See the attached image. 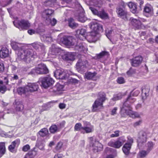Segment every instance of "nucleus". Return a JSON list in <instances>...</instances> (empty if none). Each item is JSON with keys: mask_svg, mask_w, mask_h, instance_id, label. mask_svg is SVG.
Listing matches in <instances>:
<instances>
[{"mask_svg": "<svg viewBox=\"0 0 158 158\" xmlns=\"http://www.w3.org/2000/svg\"><path fill=\"white\" fill-rule=\"evenodd\" d=\"M90 29L92 30L89 35L86 37V31L85 29H78L76 31V37L80 40L88 39L90 42H95L98 40L99 34L103 31L102 25L96 22H91L90 24Z\"/></svg>", "mask_w": 158, "mask_h": 158, "instance_id": "f257e3e1", "label": "nucleus"}, {"mask_svg": "<svg viewBox=\"0 0 158 158\" xmlns=\"http://www.w3.org/2000/svg\"><path fill=\"white\" fill-rule=\"evenodd\" d=\"M131 94L123 105L120 107V112L122 117H126L127 115H128L132 118H140L142 115V114H139L132 110V108L131 105L135 102L136 99Z\"/></svg>", "mask_w": 158, "mask_h": 158, "instance_id": "f03ea898", "label": "nucleus"}, {"mask_svg": "<svg viewBox=\"0 0 158 158\" xmlns=\"http://www.w3.org/2000/svg\"><path fill=\"white\" fill-rule=\"evenodd\" d=\"M39 86L37 83H28L25 87H20L18 88V93L23 97H28L30 93L37 91Z\"/></svg>", "mask_w": 158, "mask_h": 158, "instance_id": "7ed1b4c3", "label": "nucleus"}, {"mask_svg": "<svg viewBox=\"0 0 158 158\" xmlns=\"http://www.w3.org/2000/svg\"><path fill=\"white\" fill-rule=\"evenodd\" d=\"M17 54L21 60L27 63H30L32 58L37 56L36 52L31 49L21 50L20 52L17 53Z\"/></svg>", "mask_w": 158, "mask_h": 158, "instance_id": "20e7f679", "label": "nucleus"}, {"mask_svg": "<svg viewBox=\"0 0 158 158\" xmlns=\"http://www.w3.org/2000/svg\"><path fill=\"white\" fill-rule=\"evenodd\" d=\"M64 42L67 45H75V49L80 51H84L85 49L84 45L81 42L78 41L76 42V39L72 36L65 37L64 38Z\"/></svg>", "mask_w": 158, "mask_h": 158, "instance_id": "39448f33", "label": "nucleus"}, {"mask_svg": "<svg viewBox=\"0 0 158 158\" xmlns=\"http://www.w3.org/2000/svg\"><path fill=\"white\" fill-rule=\"evenodd\" d=\"M106 99L105 93L103 92L99 93L98 98L95 101L93 105L92 111L96 112L99 111L103 107V103Z\"/></svg>", "mask_w": 158, "mask_h": 158, "instance_id": "423d86ee", "label": "nucleus"}, {"mask_svg": "<svg viewBox=\"0 0 158 158\" xmlns=\"http://www.w3.org/2000/svg\"><path fill=\"white\" fill-rule=\"evenodd\" d=\"M126 4L123 2H121L119 3L116 8V11L119 17L124 19L125 20H128L127 12L123 9L125 8Z\"/></svg>", "mask_w": 158, "mask_h": 158, "instance_id": "0eeeda50", "label": "nucleus"}, {"mask_svg": "<svg viewBox=\"0 0 158 158\" xmlns=\"http://www.w3.org/2000/svg\"><path fill=\"white\" fill-rule=\"evenodd\" d=\"M13 23L15 26L20 30L27 29L30 26V24L28 21L24 20L14 21Z\"/></svg>", "mask_w": 158, "mask_h": 158, "instance_id": "6e6552de", "label": "nucleus"}, {"mask_svg": "<svg viewBox=\"0 0 158 158\" xmlns=\"http://www.w3.org/2000/svg\"><path fill=\"white\" fill-rule=\"evenodd\" d=\"M88 65V62L84 57L79 58L76 64L77 69L78 71L84 70Z\"/></svg>", "mask_w": 158, "mask_h": 158, "instance_id": "1a4fd4ad", "label": "nucleus"}, {"mask_svg": "<svg viewBox=\"0 0 158 158\" xmlns=\"http://www.w3.org/2000/svg\"><path fill=\"white\" fill-rule=\"evenodd\" d=\"M137 140L138 146L139 148L142 147L147 141V133L144 131H140L139 133Z\"/></svg>", "mask_w": 158, "mask_h": 158, "instance_id": "9d476101", "label": "nucleus"}, {"mask_svg": "<svg viewBox=\"0 0 158 158\" xmlns=\"http://www.w3.org/2000/svg\"><path fill=\"white\" fill-rule=\"evenodd\" d=\"M39 81L41 83L42 86L45 89L52 85L54 83L53 80L49 77L41 78Z\"/></svg>", "mask_w": 158, "mask_h": 158, "instance_id": "9b49d317", "label": "nucleus"}, {"mask_svg": "<svg viewBox=\"0 0 158 158\" xmlns=\"http://www.w3.org/2000/svg\"><path fill=\"white\" fill-rule=\"evenodd\" d=\"M89 9L94 14L98 15L102 19H106L108 18L107 14L103 10L98 12L97 10L91 7H89Z\"/></svg>", "mask_w": 158, "mask_h": 158, "instance_id": "f8f14e48", "label": "nucleus"}, {"mask_svg": "<svg viewBox=\"0 0 158 158\" xmlns=\"http://www.w3.org/2000/svg\"><path fill=\"white\" fill-rule=\"evenodd\" d=\"M37 74H46L48 72V70L46 65L44 64H40L36 67Z\"/></svg>", "mask_w": 158, "mask_h": 158, "instance_id": "ddd939ff", "label": "nucleus"}, {"mask_svg": "<svg viewBox=\"0 0 158 158\" xmlns=\"http://www.w3.org/2000/svg\"><path fill=\"white\" fill-rule=\"evenodd\" d=\"M143 58L140 56H138L131 60L132 66L137 67L139 66L143 61Z\"/></svg>", "mask_w": 158, "mask_h": 158, "instance_id": "4468645a", "label": "nucleus"}, {"mask_svg": "<svg viewBox=\"0 0 158 158\" xmlns=\"http://www.w3.org/2000/svg\"><path fill=\"white\" fill-rule=\"evenodd\" d=\"M54 10L51 9H47L44 10L42 13V16L44 18L45 21H49L50 18L51 16L53 14Z\"/></svg>", "mask_w": 158, "mask_h": 158, "instance_id": "2eb2a0df", "label": "nucleus"}, {"mask_svg": "<svg viewBox=\"0 0 158 158\" xmlns=\"http://www.w3.org/2000/svg\"><path fill=\"white\" fill-rule=\"evenodd\" d=\"M60 49L58 47H56L55 44H53L50 48V54L55 56L52 57L53 58L56 57L57 55L59 54V53L61 51Z\"/></svg>", "mask_w": 158, "mask_h": 158, "instance_id": "dca6fc26", "label": "nucleus"}, {"mask_svg": "<svg viewBox=\"0 0 158 158\" xmlns=\"http://www.w3.org/2000/svg\"><path fill=\"white\" fill-rule=\"evenodd\" d=\"M11 45L12 48L15 51H18V52H20L21 50H23V44H22L12 41L11 43Z\"/></svg>", "mask_w": 158, "mask_h": 158, "instance_id": "f3484780", "label": "nucleus"}, {"mask_svg": "<svg viewBox=\"0 0 158 158\" xmlns=\"http://www.w3.org/2000/svg\"><path fill=\"white\" fill-rule=\"evenodd\" d=\"M150 88L148 85H145L142 89V96L143 100L146 99L149 95Z\"/></svg>", "mask_w": 158, "mask_h": 158, "instance_id": "a211bd4d", "label": "nucleus"}, {"mask_svg": "<svg viewBox=\"0 0 158 158\" xmlns=\"http://www.w3.org/2000/svg\"><path fill=\"white\" fill-rule=\"evenodd\" d=\"M144 11L145 15L147 17H149L153 12L152 6L150 4H147L144 8Z\"/></svg>", "mask_w": 158, "mask_h": 158, "instance_id": "6ab92c4d", "label": "nucleus"}, {"mask_svg": "<svg viewBox=\"0 0 158 158\" xmlns=\"http://www.w3.org/2000/svg\"><path fill=\"white\" fill-rule=\"evenodd\" d=\"M54 76L58 79H63L64 78L65 73L60 69H57L54 73Z\"/></svg>", "mask_w": 158, "mask_h": 158, "instance_id": "aec40b11", "label": "nucleus"}, {"mask_svg": "<svg viewBox=\"0 0 158 158\" xmlns=\"http://www.w3.org/2000/svg\"><path fill=\"white\" fill-rule=\"evenodd\" d=\"M131 24L134 27L137 29H139L141 25V23L139 19H137L133 18L130 19Z\"/></svg>", "mask_w": 158, "mask_h": 158, "instance_id": "412c9836", "label": "nucleus"}, {"mask_svg": "<svg viewBox=\"0 0 158 158\" xmlns=\"http://www.w3.org/2000/svg\"><path fill=\"white\" fill-rule=\"evenodd\" d=\"M77 13L78 15H76V16L79 21L84 23L87 20V18L84 15V13L83 10H81L80 13L78 11Z\"/></svg>", "mask_w": 158, "mask_h": 158, "instance_id": "4be33fe9", "label": "nucleus"}, {"mask_svg": "<svg viewBox=\"0 0 158 158\" xmlns=\"http://www.w3.org/2000/svg\"><path fill=\"white\" fill-rule=\"evenodd\" d=\"M32 46L36 50L41 49L44 50L45 47L44 45L39 42H35L31 44Z\"/></svg>", "mask_w": 158, "mask_h": 158, "instance_id": "5701e85b", "label": "nucleus"}, {"mask_svg": "<svg viewBox=\"0 0 158 158\" xmlns=\"http://www.w3.org/2000/svg\"><path fill=\"white\" fill-rule=\"evenodd\" d=\"M13 105L17 111H21L23 108V105L21 102L18 100H16Z\"/></svg>", "mask_w": 158, "mask_h": 158, "instance_id": "b1692460", "label": "nucleus"}, {"mask_svg": "<svg viewBox=\"0 0 158 158\" xmlns=\"http://www.w3.org/2000/svg\"><path fill=\"white\" fill-rule=\"evenodd\" d=\"M9 55V51L6 48H3L0 51V56L2 58H5Z\"/></svg>", "mask_w": 158, "mask_h": 158, "instance_id": "393cba45", "label": "nucleus"}, {"mask_svg": "<svg viewBox=\"0 0 158 158\" xmlns=\"http://www.w3.org/2000/svg\"><path fill=\"white\" fill-rule=\"evenodd\" d=\"M108 146L116 148H120L122 146L120 144V142L117 139L115 142L113 141H110L108 143Z\"/></svg>", "mask_w": 158, "mask_h": 158, "instance_id": "a878e982", "label": "nucleus"}, {"mask_svg": "<svg viewBox=\"0 0 158 158\" xmlns=\"http://www.w3.org/2000/svg\"><path fill=\"white\" fill-rule=\"evenodd\" d=\"M68 22L69 26L72 29H75L78 26V24L76 23L72 18H70L68 19Z\"/></svg>", "mask_w": 158, "mask_h": 158, "instance_id": "bb28decb", "label": "nucleus"}, {"mask_svg": "<svg viewBox=\"0 0 158 158\" xmlns=\"http://www.w3.org/2000/svg\"><path fill=\"white\" fill-rule=\"evenodd\" d=\"M93 150L94 152H98L102 149V146L98 142H96L94 145H93Z\"/></svg>", "mask_w": 158, "mask_h": 158, "instance_id": "cd10ccee", "label": "nucleus"}, {"mask_svg": "<svg viewBox=\"0 0 158 158\" xmlns=\"http://www.w3.org/2000/svg\"><path fill=\"white\" fill-rule=\"evenodd\" d=\"M131 147V144L125 143L122 149L123 152L125 155H128L129 154Z\"/></svg>", "mask_w": 158, "mask_h": 158, "instance_id": "c85d7f7f", "label": "nucleus"}, {"mask_svg": "<svg viewBox=\"0 0 158 158\" xmlns=\"http://www.w3.org/2000/svg\"><path fill=\"white\" fill-rule=\"evenodd\" d=\"M128 6L130 9L131 11L133 13H136L137 11V7L136 5L132 2H129Z\"/></svg>", "mask_w": 158, "mask_h": 158, "instance_id": "c756f323", "label": "nucleus"}, {"mask_svg": "<svg viewBox=\"0 0 158 158\" xmlns=\"http://www.w3.org/2000/svg\"><path fill=\"white\" fill-rule=\"evenodd\" d=\"M6 152L5 144L4 142L0 143V158Z\"/></svg>", "mask_w": 158, "mask_h": 158, "instance_id": "7c9ffc66", "label": "nucleus"}, {"mask_svg": "<svg viewBox=\"0 0 158 158\" xmlns=\"http://www.w3.org/2000/svg\"><path fill=\"white\" fill-rule=\"evenodd\" d=\"M96 73L94 72L92 73L90 72H87L85 73L84 76L85 78L88 80L92 79L95 76Z\"/></svg>", "mask_w": 158, "mask_h": 158, "instance_id": "2f4dec72", "label": "nucleus"}, {"mask_svg": "<svg viewBox=\"0 0 158 158\" xmlns=\"http://www.w3.org/2000/svg\"><path fill=\"white\" fill-rule=\"evenodd\" d=\"M155 144L152 141L148 142L145 145L147 150L149 152L153 149Z\"/></svg>", "mask_w": 158, "mask_h": 158, "instance_id": "473e14b6", "label": "nucleus"}, {"mask_svg": "<svg viewBox=\"0 0 158 158\" xmlns=\"http://www.w3.org/2000/svg\"><path fill=\"white\" fill-rule=\"evenodd\" d=\"M89 126V123H88V125L86 126L83 127L82 130L85 131L86 133H89L92 132L93 127L92 126Z\"/></svg>", "mask_w": 158, "mask_h": 158, "instance_id": "72a5a7b5", "label": "nucleus"}, {"mask_svg": "<svg viewBox=\"0 0 158 158\" xmlns=\"http://www.w3.org/2000/svg\"><path fill=\"white\" fill-rule=\"evenodd\" d=\"M149 153V152L147 150L146 151L144 150H141L139 152L137 158H139V157L140 158L144 157L148 155Z\"/></svg>", "mask_w": 158, "mask_h": 158, "instance_id": "f704fd0d", "label": "nucleus"}, {"mask_svg": "<svg viewBox=\"0 0 158 158\" xmlns=\"http://www.w3.org/2000/svg\"><path fill=\"white\" fill-rule=\"evenodd\" d=\"M109 55V53L108 52L103 51L97 55V57L98 59H100L105 56H108Z\"/></svg>", "mask_w": 158, "mask_h": 158, "instance_id": "c9c22d12", "label": "nucleus"}, {"mask_svg": "<svg viewBox=\"0 0 158 158\" xmlns=\"http://www.w3.org/2000/svg\"><path fill=\"white\" fill-rule=\"evenodd\" d=\"M124 96V94L121 93H119L117 94L114 95L113 97L111 100L114 101L118 100L121 99Z\"/></svg>", "mask_w": 158, "mask_h": 158, "instance_id": "e433bc0d", "label": "nucleus"}, {"mask_svg": "<svg viewBox=\"0 0 158 158\" xmlns=\"http://www.w3.org/2000/svg\"><path fill=\"white\" fill-rule=\"evenodd\" d=\"M56 0H50L45 3V5L47 6L52 7L56 3Z\"/></svg>", "mask_w": 158, "mask_h": 158, "instance_id": "4c0bfd02", "label": "nucleus"}, {"mask_svg": "<svg viewBox=\"0 0 158 158\" xmlns=\"http://www.w3.org/2000/svg\"><path fill=\"white\" fill-rule=\"evenodd\" d=\"M48 133V129L46 128L41 129L39 132V134L42 137L46 136Z\"/></svg>", "mask_w": 158, "mask_h": 158, "instance_id": "58836bf2", "label": "nucleus"}, {"mask_svg": "<svg viewBox=\"0 0 158 158\" xmlns=\"http://www.w3.org/2000/svg\"><path fill=\"white\" fill-rule=\"evenodd\" d=\"M74 58V56L71 53H68L65 55V59L67 60H73Z\"/></svg>", "mask_w": 158, "mask_h": 158, "instance_id": "ea45409f", "label": "nucleus"}, {"mask_svg": "<svg viewBox=\"0 0 158 158\" xmlns=\"http://www.w3.org/2000/svg\"><path fill=\"white\" fill-rule=\"evenodd\" d=\"M63 142L62 141H60L57 143L56 147V149L58 152H60L62 147Z\"/></svg>", "mask_w": 158, "mask_h": 158, "instance_id": "a19ab883", "label": "nucleus"}, {"mask_svg": "<svg viewBox=\"0 0 158 158\" xmlns=\"http://www.w3.org/2000/svg\"><path fill=\"white\" fill-rule=\"evenodd\" d=\"M58 127L56 125H52L49 128V131L52 133H54L57 131Z\"/></svg>", "mask_w": 158, "mask_h": 158, "instance_id": "79ce46f5", "label": "nucleus"}, {"mask_svg": "<svg viewBox=\"0 0 158 158\" xmlns=\"http://www.w3.org/2000/svg\"><path fill=\"white\" fill-rule=\"evenodd\" d=\"M46 22L48 24L50 23L52 26H54L56 24L57 20L55 18L53 19L52 20L51 18H50L49 21H47Z\"/></svg>", "mask_w": 158, "mask_h": 158, "instance_id": "37998d69", "label": "nucleus"}, {"mask_svg": "<svg viewBox=\"0 0 158 158\" xmlns=\"http://www.w3.org/2000/svg\"><path fill=\"white\" fill-rule=\"evenodd\" d=\"M82 128L81 124L79 123H77L74 127L75 130L76 131H81L82 130Z\"/></svg>", "mask_w": 158, "mask_h": 158, "instance_id": "c03bdc74", "label": "nucleus"}, {"mask_svg": "<svg viewBox=\"0 0 158 158\" xmlns=\"http://www.w3.org/2000/svg\"><path fill=\"white\" fill-rule=\"evenodd\" d=\"M118 140L119 142H120V144L122 146L126 141V140L124 136H121L119 137L118 139Z\"/></svg>", "mask_w": 158, "mask_h": 158, "instance_id": "a18cd8bd", "label": "nucleus"}, {"mask_svg": "<svg viewBox=\"0 0 158 158\" xmlns=\"http://www.w3.org/2000/svg\"><path fill=\"white\" fill-rule=\"evenodd\" d=\"M43 37L45 39V40L46 41L51 42L52 40V38L49 35H47L44 34L43 35Z\"/></svg>", "mask_w": 158, "mask_h": 158, "instance_id": "49530a36", "label": "nucleus"}, {"mask_svg": "<svg viewBox=\"0 0 158 158\" xmlns=\"http://www.w3.org/2000/svg\"><path fill=\"white\" fill-rule=\"evenodd\" d=\"M14 146L17 148L20 143V140L19 139H17L13 141L11 143Z\"/></svg>", "mask_w": 158, "mask_h": 158, "instance_id": "de8ad7c7", "label": "nucleus"}, {"mask_svg": "<svg viewBox=\"0 0 158 158\" xmlns=\"http://www.w3.org/2000/svg\"><path fill=\"white\" fill-rule=\"evenodd\" d=\"M36 145L40 149L43 150L44 149V145L41 142H38Z\"/></svg>", "mask_w": 158, "mask_h": 158, "instance_id": "09e8293b", "label": "nucleus"}, {"mask_svg": "<svg viewBox=\"0 0 158 158\" xmlns=\"http://www.w3.org/2000/svg\"><path fill=\"white\" fill-rule=\"evenodd\" d=\"M15 148H16L15 146L12 144L11 143V144L9 145L8 147V149L9 150L12 152H15L16 151L15 150Z\"/></svg>", "mask_w": 158, "mask_h": 158, "instance_id": "8fccbe9b", "label": "nucleus"}, {"mask_svg": "<svg viewBox=\"0 0 158 158\" xmlns=\"http://www.w3.org/2000/svg\"><path fill=\"white\" fill-rule=\"evenodd\" d=\"M117 82L119 84H123L125 82V80L124 78L123 77H119L118 78Z\"/></svg>", "mask_w": 158, "mask_h": 158, "instance_id": "3c124183", "label": "nucleus"}, {"mask_svg": "<svg viewBox=\"0 0 158 158\" xmlns=\"http://www.w3.org/2000/svg\"><path fill=\"white\" fill-rule=\"evenodd\" d=\"M119 131L117 130L115 131L114 133L111 134L110 135L111 138L116 137L119 136Z\"/></svg>", "mask_w": 158, "mask_h": 158, "instance_id": "603ef678", "label": "nucleus"}, {"mask_svg": "<svg viewBox=\"0 0 158 158\" xmlns=\"http://www.w3.org/2000/svg\"><path fill=\"white\" fill-rule=\"evenodd\" d=\"M30 148V147L29 144H26L22 148V150L24 152H27Z\"/></svg>", "mask_w": 158, "mask_h": 158, "instance_id": "864d4df0", "label": "nucleus"}, {"mask_svg": "<svg viewBox=\"0 0 158 158\" xmlns=\"http://www.w3.org/2000/svg\"><path fill=\"white\" fill-rule=\"evenodd\" d=\"M127 142L126 143L128 144H131V146L133 142V138L131 136H129L127 137Z\"/></svg>", "mask_w": 158, "mask_h": 158, "instance_id": "5fc2aeb1", "label": "nucleus"}, {"mask_svg": "<svg viewBox=\"0 0 158 158\" xmlns=\"http://www.w3.org/2000/svg\"><path fill=\"white\" fill-rule=\"evenodd\" d=\"M35 74H37V71L36 67L35 69H32L30 72L28 73V75H35Z\"/></svg>", "mask_w": 158, "mask_h": 158, "instance_id": "6e6d98bb", "label": "nucleus"}, {"mask_svg": "<svg viewBox=\"0 0 158 158\" xmlns=\"http://www.w3.org/2000/svg\"><path fill=\"white\" fill-rule=\"evenodd\" d=\"M135 72V69L131 68L130 70L127 72V74L129 76H131L134 74Z\"/></svg>", "mask_w": 158, "mask_h": 158, "instance_id": "4d7b16f0", "label": "nucleus"}, {"mask_svg": "<svg viewBox=\"0 0 158 158\" xmlns=\"http://www.w3.org/2000/svg\"><path fill=\"white\" fill-rule=\"evenodd\" d=\"M6 90V87L5 86H0V92L3 94Z\"/></svg>", "mask_w": 158, "mask_h": 158, "instance_id": "13d9d810", "label": "nucleus"}, {"mask_svg": "<svg viewBox=\"0 0 158 158\" xmlns=\"http://www.w3.org/2000/svg\"><path fill=\"white\" fill-rule=\"evenodd\" d=\"M56 86L58 91L61 90L63 88V86L59 84H57Z\"/></svg>", "mask_w": 158, "mask_h": 158, "instance_id": "bf43d9fd", "label": "nucleus"}, {"mask_svg": "<svg viewBox=\"0 0 158 158\" xmlns=\"http://www.w3.org/2000/svg\"><path fill=\"white\" fill-rule=\"evenodd\" d=\"M106 36L109 39H110V38H109L111 34V33L112 32V31L110 30V31H108L107 30H106Z\"/></svg>", "mask_w": 158, "mask_h": 158, "instance_id": "052dcab7", "label": "nucleus"}, {"mask_svg": "<svg viewBox=\"0 0 158 158\" xmlns=\"http://www.w3.org/2000/svg\"><path fill=\"white\" fill-rule=\"evenodd\" d=\"M58 91L56 88V86H54L52 89H50V91L53 93H56V92Z\"/></svg>", "mask_w": 158, "mask_h": 158, "instance_id": "680f3d73", "label": "nucleus"}, {"mask_svg": "<svg viewBox=\"0 0 158 158\" xmlns=\"http://www.w3.org/2000/svg\"><path fill=\"white\" fill-rule=\"evenodd\" d=\"M117 110V107H114L113 109L111 111V114L112 115H114L116 113V111Z\"/></svg>", "mask_w": 158, "mask_h": 158, "instance_id": "e2e57ef3", "label": "nucleus"}, {"mask_svg": "<svg viewBox=\"0 0 158 158\" xmlns=\"http://www.w3.org/2000/svg\"><path fill=\"white\" fill-rule=\"evenodd\" d=\"M66 104L63 103H60L59 104V106L60 109H63L65 108Z\"/></svg>", "mask_w": 158, "mask_h": 158, "instance_id": "0e129e2a", "label": "nucleus"}, {"mask_svg": "<svg viewBox=\"0 0 158 158\" xmlns=\"http://www.w3.org/2000/svg\"><path fill=\"white\" fill-rule=\"evenodd\" d=\"M71 82L74 84H77L79 82V81L75 78H72L70 80Z\"/></svg>", "mask_w": 158, "mask_h": 158, "instance_id": "69168bd1", "label": "nucleus"}, {"mask_svg": "<svg viewBox=\"0 0 158 158\" xmlns=\"http://www.w3.org/2000/svg\"><path fill=\"white\" fill-rule=\"evenodd\" d=\"M28 33L30 35H32L35 33V31L33 29H30L28 30Z\"/></svg>", "mask_w": 158, "mask_h": 158, "instance_id": "338daca9", "label": "nucleus"}, {"mask_svg": "<svg viewBox=\"0 0 158 158\" xmlns=\"http://www.w3.org/2000/svg\"><path fill=\"white\" fill-rule=\"evenodd\" d=\"M4 66L3 64L0 62V71H2L4 70Z\"/></svg>", "mask_w": 158, "mask_h": 158, "instance_id": "774afa93", "label": "nucleus"}]
</instances>
